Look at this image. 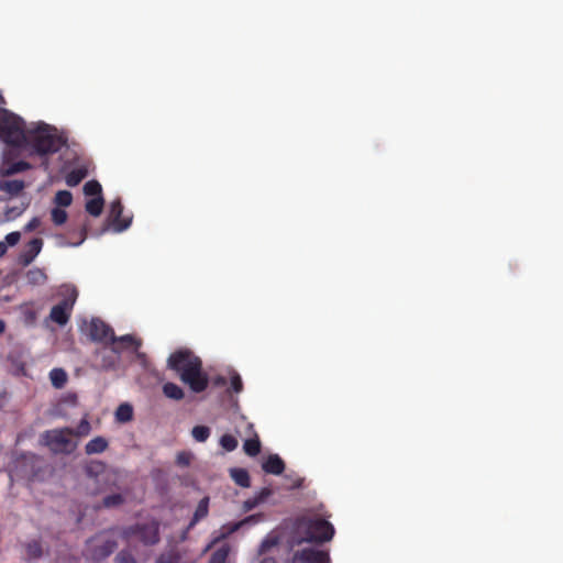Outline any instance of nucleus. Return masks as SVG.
I'll list each match as a JSON object with an SVG mask.
<instances>
[{
	"mask_svg": "<svg viewBox=\"0 0 563 563\" xmlns=\"http://www.w3.org/2000/svg\"><path fill=\"white\" fill-rule=\"evenodd\" d=\"M197 555L186 548H178L162 555L156 563H195Z\"/></svg>",
	"mask_w": 563,
	"mask_h": 563,
	"instance_id": "12",
	"label": "nucleus"
},
{
	"mask_svg": "<svg viewBox=\"0 0 563 563\" xmlns=\"http://www.w3.org/2000/svg\"><path fill=\"white\" fill-rule=\"evenodd\" d=\"M108 448V441L103 437H96L91 439L85 446V451L88 455L100 454Z\"/></svg>",
	"mask_w": 563,
	"mask_h": 563,
	"instance_id": "20",
	"label": "nucleus"
},
{
	"mask_svg": "<svg viewBox=\"0 0 563 563\" xmlns=\"http://www.w3.org/2000/svg\"><path fill=\"white\" fill-rule=\"evenodd\" d=\"M40 225V220L37 218H33L26 225H25V231L26 232H31L33 230H35L37 227Z\"/></svg>",
	"mask_w": 563,
	"mask_h": 563,
	"instance_id": "45",
	"label": "nucleus"
},
{
	"mask_svg": "<svg viewBox=\"0 0 563 563\" xmlns=\"http://www.w3.org/2000/svg\"><path fill=\"white\" fill-rule=\"evenodd\" d=\"M31 168V164L25 161H13L8 153L4 154L3 161L0 166V174L2 176H11L25 172Z\"/></svg>",
	"mask_w": 563,
	"mask_h": 563,
	"instance_id": "13",
	"label": "nucleus"
},
{
	"mask_svg": "<svg viewBox=\"0 0 563 563\" xmlns=\"http://www.w3.org/2000/svg\"><path fill=\"white\" fill-rule=\"evenodd\" d=\"M91 427L87 419H82L80 423L78 424L76 431H74L75 437H86L90 433Z\"/></svg>",
	"mask_w": 563,
	"mask_h": 563,
	"instance_id": "40",
	"label": "nucleus"
},
{
	"mask_svg": "<svg viewBox=\"0 0 563 563\" xmlns=\"http://www.w3.org/2000/svg\"><path fill=\"white\" fill-rule=\"evenodd\" d=\"M25 279L29 285L38 286V285H44L46 283L47 276H46L44 269L38 268V267H33L26 272Z\"/></svg>",
	"mask_w": 563,
	"mask_h": 563,
	"instance_id": "22",
	"label": "nucleus"
},
{
	"mask_svg": "<svg viewBox=\"0 0 563 563\" xmlns=\"http://www.w3.org/2000/svg\"><path fill=\"white\" fill-rule=\"evenodd\" d=\"M141 539L148 544L155 543L158 540L157 537V525L151 523L144 528H142L140 531Z\"/></svg>",
	"mask_w": 563,
	"mask_h": 563,
	"instance_id": "25",
	"label": "nucleus"
},
{
	"mask_svg": "<svg viewBox=\"0 0 563 563\" xmlns=\"http://www.w3.org/2000/svg\"><path fill=\"white\" fill-rule=\"evenodd\" d=\"M4 331V323L0 320V334Z\"/></svg>",
	"mask_w": 563,
	"mask_h": 563,
	"instance_id": "48",
	"label": "nucleus"
},
{
	"mask_svg": "<svg viewBox=\"0 0 563 563\" xmlns=\"http://www.w3.org/2000/svg\"><path fill=\"white\" fill-rule=\"evenodd\" d=\"M273 492L271 488H263L260 493H257L254 497L246 499L243 503L242 509L243 511L247 512L252 509L256 508L257 506L264 504L269 496H272Z\"/></svg>",
	"mask_w": 563,
	"mask_h": 563,
	"instance_id": "17",
	"label": "nucleus"
},
{
	"mask_svg": "<svg viewBox=\"0 0 563 563\" xmlns=\"http://www.w3.org/2000/svg\"><path fill=\"white\" fill-rule=\"evenodd\" d=\"M20 239L21 234L18 231L7 234L4 241H0V257L5 254L8 246H14L19 243Z\"/></svg>",
	"mask_w": 563,
	"mask_h": 563,
	"instance_id": "29",
	"label": "nucleus"
},
{
	"mask_svg": "<svg viewBox=\"0 0 563 563\" xmlns=\"http://www.w3.org/2000/svg\"><path fill=\"white\" fill-rule=\"evenodd\" d=\"M292 563H330V556L328 552L307 548L295 553Z\"/></svg>",
	"mask_w": 563,
	"mask_h": 563,
	"instance_id": "11",
	"label": "nucleus"
},
{
	"mask_svg": "<svg viewBox=\"0 0 563 563\" xmlns=\"http://www.w3.org/2000/svg\"><path fill=\"white\" fill-rule=\"evenodd\" d=\"M243 448H244L245 453L251 456H255L256 454H258L261 451V442H260L257 435L255 434L254 438L246 440L244 442Z\"/></svg>",
	"mask_w": 563,
	"mask_h": 563,
	"instance_id": "34",
	"label": "nucleus"
},
{
	"mask_svg": "<svg viewBox=\"0 0 563 563\" xmlns=\"http://www.w3.org/2000/svg\"><path fill=\"white\" fill-rule=\"evenodd\" d=\"M51 217H52V221L56 225H62L67 220V212L64 209L56 207V208L52 209Z\"/></svg>",
	"mask_w": 563,
	"mask_h": 563,
	"instance_id": "37",
	"label": "nucleus"
},
{
	"mask_svg": "<svg viewBox=\"0 0 563 563\" xmlns=\"http://www.w3.org/2000/svg\"><path fill=\"white\" fill-rule=\"evenodd\" d=\"M119 355H120L119 347L112 346L111 354L108 356H106V355L102 356V363H101L102 368H104V369L114 368L119 362Z\"/></svg>",
	"mask_w": 563,
	"mask_h": 563,
	"instance_id": "28",
	"label": "nucleus"
},
{
	"mask_svg": "<svg viewBox=\"0 0 563 563\" xmlns=\"http://www.w3.org/2000/svg\"><path fill=\"white\" fill-rule=\"evenodd\" d=\"M42 246L43 241L41 239L30 241L20 256V263L25 266L29 265L40 254Z\"/></svg>",
	"mask_w": 563,
	"mask_h": 563,
	"instance_id": "14",
	"label": "nucleus"
},
{
	"mask_svg": "<svg viewBox=\"0 0 563 563\" xmlns=\"http://www.w3.org/2000/svg\"><path fill=\"white\" fill-rule=\"evenodd\" d=\"M249 429L252 431L253 430V424H249Z\"/></svg>",
	"mask_w": 563,
	"mask_h": 563,
	"instance_id": "50",
	"label": "nucleus"
},
{
	"mask_svg": "<svg viewBox=\"0 0 563 563\" xmlns=\"http://www.w3.org/2000/svg\"><path fill=\"white\" fill-rule=\"evenodd\" d=\"M231 387L235 393L242 391L243 384L241 376L238 373H233L231 376Z\"/></svg>",
	"mask_w": 563,
	"mask_h": 563,
	"instance_id": "42",
	"label": "nucleus"
},
{
	"mask_svg": "<svg viewBox=\"0 0 563 563\" xmlns=\"http://www.w3.org/2000/svg\"><path fill=\"white\" fill-rule=\"evenodd\" d=\"M298 532L305 533L299 541L322 542L332 539L334 528L327 520L314 516L301 519L298 523Z\"/></svg>",
	"mask_w": 563,
	"mask_h": 563,
	"instance_id": "4",
	"label": "nucleus"
},
{
	"mask_svg": "<svg viewBox=\"0 0 563 563\" xmlns=\"http://www.w3.org/2000/svg\"><path fill=\"white\" fill-rule=\"evenodd\" d=\"M208 510H209V498L208 497H203L196 510H195V514H194V517L191 519V521L189 522L188 527H187V530L183 532L181 534V540H185L186 539V536H187V531L189 529H191L197 522H199L201 519L206 518L207 515H208Z\"/></svg>",
	"mask_w": 563,
	"mask_h": 563,
	"instance_id": "15",
	"label": "nucleus"
},
{
	"mask_svg": "<svg viewBox=\"0 0 563 563\" xmlns=\"http://www.w3.org/2000/svg\"><path fill=\"white\" fill-rule=\"evenodd\" d=\"M25 188V183L19 179H1L0 190L5 192L9 197L19 196Z\"/></svg>",
	"mask_w": 563,
	"mask_h": 563,
	"instance_id": "16",
	"label": "nucleus"
},
{
	"mask_svg": "<svg viewBox=\"0 0 563 563\" xmlns=\"http://www.w3.org/2000/svg\"><path fill=\"white\" fill-rule=\"evenodd\" d=\"M230 545L222 544L211 556L209 563H225L230 553Z\"/></svg>",
	"mask_w": 563,
	"mask_h": 563,
	"instance_id": "32",
	"label": "nucleus"
},
{
	"mask_svg": "<svg viewBox=\"0 0 563 563\" xmlns=\"http://www.w3.org/2000/svg\"><path fill=\"white\" fill-rule=\"evenodd\" d=\"M49 379L54 387L62 388L67 380V375L62 368H53L49 372Z\"/></svg>",
	"mask_w": 563,
	"mask_h": 563,
	"instance_id": "30",
	"label": "nucleus"
},
{
	"mask_svg": "<svg viewBox=\"0 0 563 563\" xmlns=\"http://www.w3.org/2000/svg\"><path fill=\"white\" fill-rule=\"evenodd\" d=\"M133 407L129 402H122L119 405L114 412L115 421L119 423H126L130 422L133 419Z\"/></svg>",
	"mask_w": 563,
	"mask_h": 563,
	"instance_id": "21",
	"label": "nucleus"
},
{
	"mask_svg": "<svg viewBox=\"0 0 563 563\" xmlns=\"http://www.w3.org/2000/svg\"><path fill=\"white\" fill-rule=\"evenodd\" d=\"M258 563H276V561L271 556H265Z\"/></svg>",
	"mask_w": 563,
	"mask_h": 563,
	"instance_id": "47",
	"label": "nucleus"
},
{
	"mask_svg": "<svg viewBox=\"0 0 563 563\" xmlns=\"http://www.w3.org/2000/svg\"><path fill=\"white\" fill-rule=\"evenodd\" d=\"M63 290L64 295L66 296L65 299L58 305L54 306L49 313L51 319L59 325L67 323L77 298V290L75 287L64 286Z\"/></svg>",
	"mask_w": 563,
	"mask_h": 563,
	"instance_id": "7",
	"label": "nucleus"
},
{
	"mask_svg": "<svg viewBox=\"0 0 563 563\" xmlns=\"http://www.w3.org/2000/svg\"><path fill=\"white\" fill-rule=\"evenodd\" d=\"M117 561L118 563H135V560L129 553L125 552L119 553L117 556Z\"/></svg>",
	"mask_w": 563,
	"mask_h": 563,
	"instance_id": "44",
	"label": "nucleus"
},
{
	"mask_svg": "<svg viewBox=\"0 0 563 563\" xmlns=\"http://www.w3.org/2000/svg\"><path fill=\"white\" fill-rule=\"evenodd\" d=\"M115 543L108 534H99L87 543L86 554L92 560H101L113 552Z\"/></svg>",
	"mask_w": 563,
	"mask_h": 563,
	"instance_id": "8",
	"label": "nucleus"
},
{
	"mask_svg": "<svg viewBox=\"0 0 563 563\" xmlns=\"http://www.w3.org/2000/svg\"><path fill=\"white\" fill-rule=\"evenodd\" d=\"M192 454L188 452H181L177 455V463L181 466H188L191 462Z\"/></svg>",
	"mask_w": 563,
	"mask_h": 563,
	"instance_id": "43",
	"label": "nucleus"
},
{
	"mask_svg": "<svg viewBox=\"0 0 563 563\" xmlns=\"http://www.w3.org/2000/svg\"><path fill=\"white\" fill-rule=\"evenodd\" d=\"M42 553L41 545L37 541H32L26 545V554L30 559H35Z\"/></svg>",
	"mask_w": 563,
	"mask_h": 563,
	"instance_id": "39",
	"label": "nucleus"
},
{
	"mask_svg": "<svg viewBox=\"0 0 563 563\" xmlns=\"http://www.w3.org/2000/svg\"><path fill=\"white\" fill-rule=\"evenodd\" d=\"M191 435L197 442H206L210 437V428L206 426H196L191 430Z\"/></svg>",
	"mask_w": 563,
	"mask_h": 563,
	"instance_id": "35",
	"label": "nucleus"
},
{
	"mask_svg": "<svg viewBox=\"0 0 563 563\" xmlns=\"http://www.w3.org/2000/svg\"><path fill=\"white\" fill-rule=\"evenodd\" d=\"M27 125L13 112L0 108V139L12 148L22 150Z\"/></svg>",
	"mask_w": 563,
	"mask_h": 563,
	"instance_id": "3",
	"label": "nucleus"
},
{
	"mask_svg": "<svg viewBox=\"0 0 563 563\" xmlns=\"http://www.w3.org/2000/svg\"><path fill=\"white\" fill-rule=\"evenodd\" d=\"M85 238H82L79 242L77 243H68V242H65L64 240H60L57 245L60 246V247H65V246H78L80 245L82 242H84Z\"/></svg>",
	"mask_w": 563,
	"mask_h": 563,
	"instance_id": "46",
	"label": "nucleus"
},
{
	"mask_svg": "<svg viewBox=\"0 0 563 563\" xmlns=\"http://www.w3.org/2000/svg\"><path fill=\"white\" fill-rule=\"evenodd\" d=\"M230 475L232 479L241 487L250 486V476L244 468H231Z\"/></svg>",
	"mask_w": 563,
	"mask_h": 563,
	"instance_id": "27",
	"label": "nucleus"
},
{
	"mask_svg": "<svg viewBox=\"0 0 563 563\" xmlns=\"http://www.w3.org/2000/svg\"><path fill=\"white\" fill-rule=\"evenodd\" d=\"M112 346H118L120 350V353L124 350H130L132 352H137V349L140 347L141 343L137 341L134 336L130 334L122 335L120 338L115 336V342L110 343Z\"/></svg>",
	"mask_w": 563,
	"mask_h": 563,
	"instance_id": "19",
	"label": "nucleus"
},
{
	"mask_svg": "<svg viewBox=\"0 0 563 563\" xmlns=\"http://www.w3.org/2000/svg\"><path fill=\"white\" fill-rule=\"evenodd\" d=\"M220 445L225 451L231 452L238 448V440L230 434H224L220 439Z\"/></svg>",
	"mask_w": 563,
	"mask_h": 563,
	"instance_id": "38",
	"label": "nucleus"
},
{
	"mask_svg": "<svg viewBox=\"0 0 563 563\" xmlns=\"http://www.w3.org/2000/svg\"><path fill=\"white\" fill-rule=\"evenodd\" d=\"M86 331L93 341H100L106 344L115 342L112 329L100 319L92 318L86 323Z\"/></svg>",
	"mask_w": 563,
	"mask_h": 563,
	"instance_id": "9",
	"label": "nucleus"
},
{
	"mask_svg": "<svg viewBox=\"0 0 563 563\" xmlns=\"http://www.w3.org/2000/svg\"><path fill=\"white\" fill-rule=\"evenodd\" d=\"M263 470L266 473L279 475L283 473L285 468V464L283 460L277 454H271L264 462H263Z\"/></svg>",
	"mask_w": 563,
	"mask_h": 563,
	"instance_id": "18",
	"label": "nucleus"
},
{
	"mask_svg": "<svg viewBox=\"0 0 563 563\" xmlns=\"http://www.w3.org/2000/svg\"><path fill=\"white\" fill-rule=\"evenodd\" d=\"M122 211H123V207H122L120 200H114L110 205L108 221H109L110 225L112 227V230L117 233L126 230L131 225V222H132L131 217L121 219Z\"/></svg>",
	"mask_w": 563,
	"mask_h": 563,
	"instance_id": "10",
	"label": "nucleus"
},
{
	"mask_svg": "<svg viewBox=\"0 0 563 563\" xmlns=\"http://www.w3.org/2000/svg\"><path fill=\"white\" fill-rule=\"evenodd\" d=\"M103 198L102 196L92 197L86 202V210L93 217H99L103 209Z\"/></svg>",
	"mask_w": 563,
	"mask_h": 563,
	"instance_id": "26",
	"label": "nucleus"
},
{
	"mask_svg": "<svg viewBox=\"0 0 563 563\" xmlns=\"http://www.w3.org/2000/svg\"><path fill=\"white\" fill-rule=\"evenodd\" d=\"M279 544V538L278 536L274 533L267 534L264 540L261 542L258 548V554L264 555L269 553L273 549L277 548Z\"/></svg>",
	"mask_w": 563,
	"mask_h": 563,
	"instance_id": "24",
	"label": "nucleus"
},
{
	"mask_svg": "<svg viewBox=\"0 0 563 563\" xmlns=\"http://www.w3.org/2000/svg\"><path fill=\"white\" fill-rule=\"evenodd\" d=\"M164 395L170 399L180 400L184 397L183 389L174 384V383H166L163 386Z\"/></svg>",
	"mask_w": 563,
	"mask_h": 563,
	"instance_id": "31",
	"label": "nucleus"
},
{
	"mask_svg": "<svg viewBox=\"0 0 563 563\" xmlns=\"http://www.w3.org/2000/svg\"><path fill=\"white\" fill-rule=\"evenodd\" d=\"M168 365L192 391L200 393L207 388L209 380L202 371L201 361L190 351L179 350L173 353L168 358Z\"/></svg>",
	"mask_w": 563,
	"mask_h": 563,
	"instance_id": "2",
	"label": "nucleus"
},
{
	"mask_svg": "<svg viewBox=\"0 0 563 563\" xmlns=\"http://www.w3.org/2000/svg\"><path fill=\"white\" fill-rule=\"evenodd\" d=\"M87 175V167L77 166L66 175V184L71 187L77 186Z\"/></svg>",
	"mask_w": 563,
	"mask_h": 563,
	"instance_id": "23",
	"label": "nucleus"
},
{
	"mask_svg": "<svg viewBox=\"0 0 563 563\" xmlns=\"http://www.w3.org/2000/svg\"><path fill=\"white\" fill-rule=\"evenodd\" d=\"M57 207H68L73 201L71 192L68 190H59L55 195L54 199Z\"/></svg>",
	"mask_w": 563,
	"mask_h": 563,
	"instance_id": "36",
	"label": "nucleus"
},
{
	"mask_svg": "<svg viewBox=\"0 0 563 563\" xmlns=\"http://www.w3.org/2000/svg\"><path fill=\"white\" fill-rule=\"evenodd\" d=\"M218 383L219 384H224V378H220Z\"/></svg>",
	"mask_w": 563,
	"mask_h": 563,
	"instance_id": "49",
	"label": "nucleus"
},
{
	"mask_svg": "<svg viewBox=\"0 0 563 563\" xmlns=\"http://www.w3.org/2000/svg\"><path fill=\"white\" fill-rule=\"evenodd\" d=\"M66 139L57 128L44 122H31L26 128L25 143L22 150L30 155L44 156L58 152Z\"/></svg>",
	"mask_w": 563,
	"mask_h": 563,
	"instance_id": "1",
	"label": "nucleus"
},
{
	"mask_svg": "<svg viewBox=\"0 0 563 563\" xmlns=\"http://www.w3.org/2000/svg\"><path fill=\"white\" fill-rule=\"evenodd\" d=\"M122 501L123 497L121 494H112L103 499V504L106 507H114L120 505Z\"/></svg>",
	"mask_w": 563,
	"mask_h": 563,
	"instance_id": "41",
	"label": "nucleus"
},
{
	"mask_svg": "<svg viewBox=\"0 0 563 563\" xmlns=\"http://www.w3.org/2000/svg\"><path fill=\"white\" fill-rule=\"evenodd\" d=\"M84 192L87 197L102 196V187L97 180H90L85 184Z\"/></svg>",
	"mask_w": 563,
	"mask_h": 563,
	"instance_id": "33",
	"label": "nucleus"
},
{
	"mask_svg": "<svg viewBox=\"0 0 563 563\" xmlns=\"http://www.w3.org/2000/svg\"><path fill=\"white\" fill-rule=\"evenodd\" d=\"M264 520H265L264 514L260 512V514L251 515V516H249V517H246L243 520H240L238 522L227 523V525L222 526L214 533V537H213L212 541L203 549L202 554L206 553L207 551H209L214 544H217L221 540L225 539L230 534L234 533L235 531L242 529L243 527L255 526L257 523L263 522Z\"/></svg>",
	"mask_w": 563,
	"mask_h": 563,
	"instance_id": "6",
	"label": "nucleus"
},
{
	"mask_svg": "<svg viewBox=\"0 0 563 563\" xmlns=\"http://www.w3.org/2000/svg\"><path fill=\"white\" fill-rule=\"evenodd\" d=\"M43 440H44L45 444L54 453L69 454L71 452H74L78 445V442L75 439L74 430L68 429V428L53 429V430L46 431L43 434Z\"/></svg>",
	"mask_w": 563,
	"mask_h": 563,
	"instance_id": "5",
	"label": "nucleus"
}]
</instances>
